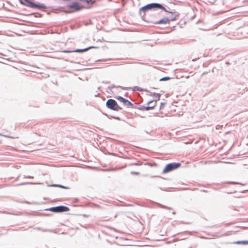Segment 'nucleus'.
Instances as JSON below:
<instances>
[{
	"instance_id": "22",
	"label": "nucleus",
	"mask_w": 248,
	"mask_h": 248,
	"mask_svg": "<svg viewBox=\"0 0 248 248\" xmlns=\"http://www.w3.org/2000/svg\"><path fill=\"white\" fill-rule=\"evenodd\" d=\"M141 164H142L141 163H134L132 164L131 165H133V166H140Z\"/></svg>"
},
{
	"instance_id": "21",
	"label": "nucleus",
	"mask_w": 248,
	"mask_h": 248,
	"mask_svg": "<svg viewBox=\"0 0 248 248\" xmlns=\"http://www.w3.org/2000/svg\"><path fill=\"white\" fill-rule=\"evenodd\" d=\"M156 100H155L154 102V101L153 100H150V101H148L147 102V105H149V104H154L155 103H156Z\"/></svg>"
},
{
	"instance_id": "11",
	"label": "nucleus",
	"mask_w": 248,
	"mask_h": 248,
	"mask_svg": "<svg viewBox=\"0 0 248 248\" xmlns=\"http://www.w3.org/2000/svg\"><path fill=\"white\" fill-rule=\"evenodd\" d=\"M155 106V103L153 105L149 106H140L138 108L140 110L144 111V110H149L150 109H152Z\"/></svg>"
},
{
	"instance_id": "34",
	"label": "nucleus",
	"mask_w": 248,
	"mask_h": 248,
	"mask_svg": "<svg viewBox=\"0 0 248 248\" xmlns=\"http://www.w3.org/2000/svg\"><path fill=\"white\" fill-rule=\"evenodd\" d=\"M172 214L173 215H175L176 214V212H173Z\"/></svg>"
},
{
	"instance_id": "25",
	"label": "nucleus",
	"mask_w": 248,
	"mask_h": 248,
	"mask_svg": "<svg viewBox=\"0 0 248 248\" xmlns=\"http://www.w3.org/2000/svg\"><path fill=\"white\" fill-rule=\"evenodd\" d=\"M41 231L42 232H52V230H47V229H41Z\"/></svg>"
},
{
	"instance_id": "9",
	"label": "nucleus",
	"mask_w": 248,
	"mask_h": 248,
	"mask_svg": "<svg viewBox=\"0 0 248 248\" xmlns=\"http://www.w3.org/2000/svg\"><path fill=\"white\" fill-rule=\"evenodd\" d=\"M116 98L117 100H118L120 101L121 102H122V103H123L124 105L129 106L131 108H135V106L133 104H132L131 102H130L128 100L124 98L122 96H117L116 97Z\"/></svg>"
},
{
	"instance_id": "18",
	"label": "nucleus",
	"mask_w": 248,
	"mask_h": 248,
	"mask_svg": "<svg viewBox=\"0 0 248 248\" xmlns=\"http://www.w3.org/2000/svg\"><path fill=\"white\" fill-rule=\"evenodd\" d=\"M133 91H142V89L138 86H134L133 88Z\"/></svg>"
},
{
	"instance_id": "10",
	"label": "nucleus",
	"mask_w": 248,
	"mask_h": 248,
	"mask_svg": "<svg viewBox=\"0 0 248 248\" xmlns=\"http://www.w3.org/2000/svg\"><path fill=\"white\" fill-rule=\"evenodd\" d=\"M168 13L171 14V15H170L169 17H167L168 19V23L170 21H173L177 19V18L179 16V14L176 12H171L168 11Z\"/></svg>"
},
{
	"instance_id": "32",
	"label": "nucleus",
	"mask_w": 248,
	"mask_h": 248,
	"mask_svg": "<svg viewBox=\"0 0 248 248\" xmlns=\"http://www.w3.org/2000/svg\"><path fill=\"white\" fill-rule=\"evenodd\" d=\"M161 105H165V103H161L160 104V108H161Z\"/></svg>"
},
{
	"instance_id": "38",
	"label": "nucleus",
	"mask_w": 248,
	"mask_h": 248,
	"mask_svg": "<svg viewBox=\"0 0 248 248\" xmlns=\"http://www.w3.org/2000/svg\"><path fill=\"white\" fill-rule=\"evenodd\" d=\"M153 89H156V88H155V87H153L152 88Z\"/></svg>"
},
{
	"instance_id": "13",
	"label": "nucleus",
	"mask_w": 248,
	"mask_h": 248,
	"mask_svg": "<svg viewBox=\"0 0 248 248\" xmlns=\"http://www.w3.org/2000/svg\"><path fill=\"white\" fill-rule=\"evenodd\" d=\"M77 59V57L75 55H71L68 56V57L65 59V61H69L71 62H74V61Z\"/></svg>"
},
{
	"instance_id": "16",
	"label": "nucleus",
	"mask_w": 248,
	"mask_h": 248,
	"mask_svg": "<svg viewBox=\"0 0 248 248\" xmlns=\"http://www.w3.org/2000/svg\"><path fill=\"white\" fill-rule=\"evenodd\" d=\"M37 184L38 183H36L26 182H23V183H21L17 184L16 186H22V185H35V184Z\"/></svg>"
},
{
	"instance_id": "15",
	"label": "nucleus",
	"mask_w": 248,
	"mask_h": 248,
	"mask_svg": "<svg viewBox=\"0 0 248 248\" xmlns=\"http://www.w3.org/2000/svg\"><path fill=\"white\" fill-rule=\"evenodd\" d=\"M50 186H53V187H61V188H64V189H69V187L65 186H62L61 185H58V184H52V185H50Z\"/></svg>"
},
{
	"instance_id": "29",
	"label": "nucleus",
	"mask_w": 248,
	"mask_h": 248,
	"mask_svg": "<svg viewBox=\"0 0 248 248\" xmlns=\"http://www.w3.org/2000/svg\"><path fill=\"white\" fill-rule=\"evenodd\" d=\"M207 73H208L207 72H204L202 73V76H203V75H205V74H207Z\"/></svg>"
},
{
	"instance_id": "1",
	"label": "nucleus",
	"mask_w": 248,
	"mask_h": 248,
	"mask_svg": "<svg viewBox=\"0 0 248 248\" xmlns=\"http://www.w3.org/2000/svg\"><path fill=\"white\" fill-rule=\"evenodd\" d=\"M157 9H161L165 12H168V10L163 6V5L159 3H151L147 4L139 9V14L141 15V12H143L144 13L150 10H156Z\"/></svg>"
},
{
	"instance_id": "20",
	"label": "nucleus",
	"mask_w": 248,
	"mask_h": 248,
	"mask_svg": "<svg viewBox=\"0 0 248 248\" xmlns=\"http://www.w3.org/2000/svg\"><path fill=\"white\" fill-rule=\"evenodd\" d=\"M153 94L154 95H156L157 97V100H159L160 99V97L161 96V94L160 93H154Z\"/></svg>"
},
{
	"instance_id": "27",
	"label": "nucleus",
	"mask_w": 248,
	"mask_h": 248,
	"mask_svg": "<svg viewBox=\"0 0 248 248\" xmlns=\"http://www.w3.org/2000/svg\"><path fill=\"white\" fill-rule=\"evenodd\" d=\"M131 173L133 174H138L139 173L135 171H131Z\"/></svg>"
},
{
	"instance_id": "7",
	"label": "nucleus",
	"mask_w": 248,
	"mask_h": 248,
	"mask_svg": "<svg viewBox=\"0 0 248 248\" xmlns=\"http://www.w3.org/2000/svg\"><path fill=\"white\" fill-rule=\"evenodd\" d=\"M96 48V47L93 46H89L88 47H86V48H85L83 49H76L73 50H64L62 51V52H63V53H74V52L82 53V52H86L91 48Z\"/></svg>"
},
{
	"instance_id": "39",
	"label": "nucleus",
	"mask_w": 248,
	"mask_h": 248,
	"mask_svg": "<svg viewBox=\"0 0 248 248\" xmlns=\"http://www.w3.org/2000/svg\"><path fill=\"white\" fill-rule=\"evenodd\" d=\"M229 133V132H227L226 133V134H227V133Z\"/></svg>"
},
{
	"instance_id": "14",
	"label": "nucleus",
	"mask_w": 248,
	"mask_h": 248,
	"mask_svg": "<svg viewBox=\"0 0 248 248\" xmlns=\"http://www.w3.org/2000/svg\"><path fill=\"white\" fill-rule=\"evenodd\" d=\"M233 243L235 244H238V245H240V244L248 245V240L237 241H235V242H233Z\"/></svg>"
},
{
	"instance_id": "2",
	"label": "nucleus",
	"mask_w": 248,
	"mask_h": 248,
	"mask_svg": "<svg viewBox=\"0 0 248 248\" xmlns=\"http://www.w3.org/2000/svg\"><path fill=\"white\" fill-rule=\"evenodd\" d=\"M106 107L113 111H118L122 109V108L118 105L116 101L113 99H108L106 103Z\"/></svg>"
},
{
	"instance_id": "17",
	"label": "nucleus",
	"mask_w": 248,
	"mask_h": 248,
	"mask_svg": "<svg viewBox=\"0 0 248 248\" xmlns=\"http://www.w3.org/2000/svg\"><path fill=\"white\" fill-rule=\"evenodd\" d=\"M170 79H171V78H170L169 77H164L161 78L159 79V81H165L169 80Z\"/></svg>"
},
{
	"instance_id": "24",
	"label": "nucleus",
	"mask_w": 248,
	"mask_h": 248,
	"mask_svg": "<svg viewBox=\"0 0 248 248\" xmlns=\"http://www.w3.org/2000/svg\"><path fill=\"white\" fill-rule=\"evenodd\" d=\"M36 15L35 16V17H42V15H41V14L36 13Z\"/></svg>"
},
{
	"instance_id": "37",
	"label": "nucleus",
	"mask_w": 248,
	"mask_h": 248,
	"mask_svg": "<svg viewBox=\"0 0 248 248\" xmlns=\"http://www.w3.org/2000/svg\"><path fill=\"white\" fill-rule=\"evenodd\" d=\"M46 215V216H50V214H47V215Z\"/></svg>"
},
{
	"instance_id": "5",
	"label": "nucleus",
	"mask_w": 248,
	"mask_h": 248,
	"mask_svg": "<svg viewBox=\"0 0 248 248\" xmlns=\"http://www.w3.org/2000/svg\"><path fill=\"white\" fill-rule=\"evenodd\" d=\"M69 208L64 205H59L46 208L45 211H51L54 213H62L69 211Z\"/></svg>"
},
{
	"instance_id": "31",
	"label": "nucleus",
	"mask_w": 248,
	"mask_h": 248,
	"mask_svg": "<svg viewBox=\"0 0 248 248\" xmlns=\"http://www.w3.org/2000/svg\"><path fill=\"white\" fill-rule=\"evenodd\" d=\"M24 203H27V204H30V203L27 201H25L23 202Z\"/></svg>"
},
{
	"instance_id": "6",
	"label": "nucleus",
	"mask_w": 248,
	"mask_h": 248,
	"mask_svg": "<svg viewBox=\"0 0 248 248\" xmlns=\"http://www.w3.org/2000/svg\"><path fill=\"white\" fill-rule=\"evenodd\" d=\"M141 18L144 21L152 23L153 24H166L168 23V19L166 17H164L163 18L158 20L155 21H149V19H147L145 16V14L141 16Z\"/></svg>"
},
{
	"instance_id": "12",
	"label": "nucleus",
	"mask_w": 248,
	"mask_h": 248,
	"mask_svg": "<svg viewBox=\"0 0 248 248\" xmlns=\"http://www.w3.org/2000/svg\"><path fill=\"white\" fill-rule=\"evenodd\" d=\"M21 4L30 7L32 2L31 0H18Z\"/></svg>"
},
{
	"instance_id": "19",
	"label": "nucleus",
	"mask_w": 248,
	"mask_h": 248,
	"mask_svg": "<svg viewBox=\"0 0 248 248\" xmlns=\"http://www.w3.org/2000/svg\"><path fill=\"white\" fill-rule=\"evenodd\" d=\"M160 207L162 208L166 209H168V210H172V208H171V207H168V206H166L165 205L160 204Z\"/></svg>"
},
{
	"instance_id": "23",
	"label": "nucleus",
	"mask_w": 248,
	"mask_h": 248,
	"mask_svg": "<svg viewBox=\"0 0 248 248\" xmlns=\"http://www.w3.org/2000/svg\"><path fill=\"white\" fill-rule=\"evenodd\" d=\"M25 178H33V176L30 175H24Z\"/></svg>"
},
{
	"instance_id": "36",
	"label": "nucleus",
	"mask_w": 248,
	"mask_h": 248,
	"mask_svg": "<svg viewBox=\"0 0 248 248\" xmlns=\"http://www.w3.org/2000/svg\"><path fill=\"white\" fill-rule=\"evenodd\" d=\"M159 188L161 190H165L164 189H162L161 187H159Z\"/></svg>"
},
{
	"instance_id": "35",
	"label": "nucleus",
	"mask_w": 248,
	"mask_h": 248,
	"mask_svg": "<svg viewBox=\"0 0 248 248\" xmlns=\"http://www.w3.org/2000/svg\"><path fill=\"white\" fill-rule=\"evenodd\" d=\"M196 60H197V59H196V58H195V59H192V61H196Z\"/></svg>"
},
{
	"instance_id": "3",
	"label": "nucleus",
	"mask_w": 248,
	"mask_h": 248,
	"mask_svg": "<svg viewBox=\"0 0 248 248\" xmlns=\"http://www.w3.org/2000/svg\"><path fill=\"white\" fill-rule=\"evenodd\" d=\"M65 7L70 9V10L65 11L66 13H71L74 12L79 11L83 8V6L78 2H73L71 3L66 4Z\"/></svg>"
},
{
	"instance_id": "8",
	"label": "nucleus",
	"mask_w": 248,
	"mask_h": 248,
	"mask_svg": "<svg viewBox=\"0 0 248 248\" xmlns=\"http://www.w3.org/2000/svg\"><path fill=\"white\" fill-rule=\"evenodd\" d=\"M30 8L39 10H44L46 9L47 7L43 4H41L38 2L36 3L32 1L30 5Z\"/></svg>"
},
{
	"instance_id": "30",
	"label": "nucleus",
	"mask_w": 248,
	"mask_h": 248,
	"mask_svg": "<svg viewBox=\"0 0 248 248\" xmlns=\"http://www.w3.org/2000/svg\"><path fill=\"white\" fill-rule=\"evenodd\" d=\"M35 229L38 230H41L42 229L40 228L37 227V228H35Z\"/></svg>"
},
{
	"instance_id": "28",
	"label": "nucleus",
	"mask_w": 248,
	"mask_h": 248,
	"mask_svg": "<svg viewBox=\"0 0 248 248\" xmlns=\"http://www.w3.org/2000/svg\"><path fill=\"white\" fill-rule=\"evenodd\" d=\"M85 2H86L87 3H89V2H92V0H84Z\"/></svg>"
},
{
	"instance_id": "4",
	"label": "nucleus",
	"mask_w": 248,
	"mask_h": 248,
	"mask_svg": "<svg viewBox=\"0 0 248 248\" xmlns=\"http://www.w3.org/2000/svg\"><path fill=\"white\" fill-rule=\"evenodd\" d=\"M180 166L181 163L179 162H172L167 164L164 168L162 172L163 173L169 172L178 169Z\"/></svg>"
},
{
	"instance_id": "33",
	"label": "nucleus",
	"mask_w": 248,
	"mask_h": 248,
	"mask_svg": "<svg viewBox=\"0 0 248 248\" xmlns=\"http://www.w3.org/2000/svg\"><path fill=\"white\" fill-rule=\"evenodd\" d=\"M138 66H139L138 64V65H136L134 67L136 68H138Z\"/></svg>"
},
{
	"instance_id": "26",
	"label": "nucleus",
	"mask_w": 248,
	"mask_h": 248,
	"mask_svg": "<svg viewBox=\"0 0 248 248\" xmlns=\"http://www.w3.org/2000/svg\"><path fill=\"white\" fill-rule=\"evenodd\" d=\"M111 118L115 119V120H120V118L118 117H115V116H111Z\"/></svg>"
}]
</instances>
